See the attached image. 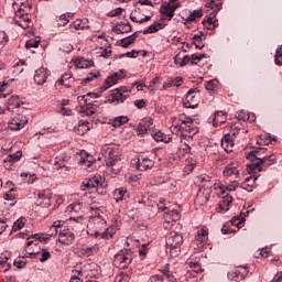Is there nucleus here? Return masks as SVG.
<instances>
[{
  "label": "nucleus",
  "instance_id": "nucleus-1",
  "mask_svg": "<svg viewBox=\"0 0 282 282\" xmlns=\"http://www.w3.org/2000/svg\"><path fill=\"white\" fill-rule=\"evenodd\" d=\"M172 133H177L181 137V141L184 142L186 153H191V142L193 138L199 133V128L195 126L193 118L191 117H183L178 119L177 123L172 126Z\"/></svg>",
  "mask_w": 282,
  "mask_h": 282
},
{
  "label": "nucleus",
  "instance_id": "nucleus-2",
  "mask_svg": "<svg viewBox=\"0 0 282 282\" xmlns=\"http://www.w3.org/2000/svg\"><path fill=\"white\" fill-rule=\"evenodd\" d=\"M13 10H15V23L22 30H28L32 23V19H30V15H28V12L32 10V6H30V2L28 0H15L13 2Z\"/></svg>",
  "mask_w": 282,
  "mask_h": 282
},
{
  "label": "nucleus",
  "instance_id": "nucleus-3",
  "mask_svg": "<svg viewBox=\"0 0 282 282\" xmlns=\"http://www.w3.org/2000/svg\"><path fill=\"white\" fill-rule=\"evenodd\" d=\"M102 153H106V166L112 171L115 175H118L122 170V162L120 160V150L118 147H104Z\"/></svg>",
  "mask_w": 282,
  "mask_h": 282
},
{
  "label": "nucleus",
  "instance_id": "nucleus-4",
  "mask_svg": "<svg viewBox=\"0 0 282 282\" xmlns=\"http://www.w3.org/2000/svg\"><path fill=\"white\" fill-rule=\"evenodd\" d=\"M258 160L259 162L247 164L248 173H261V171H264V169H268V166H272V164H275L276 162L274 154L265 155L262 158L258 156Z\"/></svg>",
  "mask_w": 282,
  "mask_h": 282
},
{
  "label": "nucleus",
  "instance_id": "nucleus-5",
  "mask_svg": "<svg viewBox=\"0 0 282 282\" xmlns=\"http://www.w3.org/2000/svg\"><path fill=\"white\" fill-rule=\"evenodd\" d=\"M131 96V90L127 86H121L112 90L111 95L108 97V102H116V105H121Z\"/></svg>",
  "mask_w": 282,
  "mask_h": 282
},
{
  "label": "nucleus",
  "instance_id": "nucleus-6",
  "mask_svg": "<svg viewBox=\"0 0 282 282\" xmlns=\"http://www.w3.org/2000/svg\"><path fill=\"white\" fill-rule=\"evenodd\" d=\"M180 8V2L164 3L160 7L162 21H171L175 17V10Z\"/></svg>",
  "mask_w": 282,
  "mask_h": 282
},
{
  "label": "nucleus",
  "instance_id": "nucleus-7",
  "mask_svg": "<svg viewBox=\"0 0 282 282\" xmlns=\"http://www.w3.org/2000/svg\"><path fill=\"white\" fill-rule=\"evenodd\" d=\"M183 105L184 107H186V109H195V107L199 105V90L189 89L185 96Z\"/></svg>",
  "mask_w": 282,
  "mask_h": 282
},
{
  "label": "nucleus",
  "instance_id": "nucleus-8",
  "mask_svg": "<svg viewBox=\"0 0 282 282\" xmlns=\"http://www.w3.org/2000/svg\"><path fill=\"white\" fill-rule=\"evenodd\" d=\"M165 243L170 250H175L180 248L182 243H184V237L177 231H171L166 238Z\"/></svg>",
  "mask_w": 282,
  "mask_h": 282
},
{
  "label": "nucleus",
  "instance_id": "nucleus-9",
  "mask_svg": "<svg viewBox=\"0 0 282 282\" xmlns=\"http://www.w3.org/2000/svg\"><path fill=\"white\" fill-rule=\"evenodd\" d=\"M36 205L43 208H50L52 206V189H44L39 192Z\"/></svg>",
  "mask_w": 282,
  "mask_h": 282
},
{
  "label": "nucleus",
  "instance_id": "nucleus-10",
  "mask_svg": "<svg viewBox=\"0 0 282 282\" xmlns=\"http://www.w3.org/2000/svg\"><path fill=\"white\" fill-rule=\"evenodd\" d=\"M208 241V231L206 229H200L197 231L196 237L193 241L194 250H202Z\"/></svg>",
  "mask_w": 282,
  "mask_h": 282
},
{
  "label": "nucleus",
  "instance_id": "nucleus-11",
  "mask_svg": "<svg viewBox=\"0 0 282 282\" xmlns=\"http://www.w3.org/2000/svg\"><path fill=\"white\" fill-rule=\"evenodd\" d=\"M127 75H124V70L122 69L109 75L105 80V85L101 87L102 91H106L109 87H113V85H117L118 80H122Z\"/></svg>",
  "mask_w": 282,
  "mask_h": 282
},
{
  "label": "nucleus",
  "instance_id": "nucleus-12",
  "mask_svg": "<svg viewBox=\"0 0 282 282\" xmlns=\"http://www.w3.org/2000/svg\"><path fill=\"white\" fill-rule=\"evenodd\" d=\"M214 188H215V191H217L218 195H226V191L228 193H232V192L237 191V188H239V182L234 181V182L229 183L228 185H226L224 183H215Z\"/></svg>",
  "mask_w": 282,
  "mask_h": 282
},
{
  "label": "nucleus",
  "instance_id": "nucleus-13",
  "mask_svg": "<svg viewBox=\"0 0 282 282\" xmlns=\"http://www.w3.org/2000/svg\"><path fill=\"white\" fill-rule=\"evenodd\" d=\"M25 124H28V118L23 115H17L10 120L9 129H11V131H19L23 129Z\"/></svg>",
  "mask_w": 282,
  "mask_h": 282
},
{
  "label": "nucleus",
  "instance_id": "nucleus-14",
  "mask_svg": "<svg viewBox=\"0 0 282 282\" xmlns=\"http://www.w3.org/2000/svg\"><path fill=\"white\" fill-rule=\"evenodd\" d=\"M77 102L82 107V113H86L87 116H94V113H96V109L94 108V105L87 104L89 102V98H87V96H78Z\"/></svg>",
  "mask_w": 282,
  "mask_h": 282
},
{
  "label": "nucleus",
  "instance_id": "nucleus-15",
  "mask_svg": "<svg viewBox=\"0 0 282 282\" xmlns=\"http://www.w3.org/2000/svg\"><path fill=\"white\" fill-rule=\"evenodd\" d=\"M129 263H131V258L123 250L115 256L113 264L116 268L124 269L129 267Z\"/></svg>",
  "mask_w": 282,
  "mask_h": 282
},
{
  "label": "nucleus",
  "instance_id": "nucleus-16",
  "mask_svg": "<svg viewBox=\"0 0 282 282\" xmlns=\"http://www.w3.org/2000/svg\"><path fill=\"white\" fill-rule=\"evenodd\" d=\"M224 177H239V163L237 161L229 162L224 171H223Z\"/></svg>",
  "mask_w": 282,
  "mask_h": 282
},
{
  "label": "nucleus",
  "instance_id": "nucleus-17",
  "mask_svg": "<svg viewBox=\"0 0 282 282\" xmlns=\"http://www.w3.org/2000/svg\"><path fill=\"white\" fill-rule=\"evenodd\" d=\"M248 268L246 267H237L234 271L228 273L229 279H231V281H243V279H246V276H248Z\"/></svg>",
  "mask_w": 282,
  "mask_h": 282
},
{
  "label": "nucleus",
  "instance_id": "nucleus-18",
  "mask_svg": "<svg viewBox=\"0 0 282 282\" xmlns=\"http://www.w3.org/2000/svg\"><path fill=\"white\" fill-rule=\"evenodd\" d=\"M75 239H76V236H74V231L69 229L59 230V236H58L59 243H63L64 246H72Z\"/></svg>",
  "mask_w": 282,
  "mask_h": 282
},
{
  "label": "nucleus",
  "instance_id": "nucleus-19",
  "mask_svg": "<svg viewBox=\"0 0 282 282\" xmlns=\"http://www.w3.org/2000/svg\"><path fill=\"white\" fill-rule=\"evenodd\" d=\"M208 199H210V189L200 188L194 200L195 206H206V204H208Z\"/></svg>",
  "mask_w": 282,
  "mask_h": 282
},
{
  "label": "nucleus",
  "instance_id": "nucleus-20",
  "mask_svg": "<svg viewBox=\"0 0 282 282\" xmlns=\"http://www.w3.org/2000/svg\"><path fill=\"white\" fill-rule=\"evenodd\" d=\"M135 169L138 171H149V169H153V165L155 164L153 160L147 158V156H140L135 161Z\"/></svg>",
  "mask_w": 282,
  "mask_h": 282
},
{
  "label": "nucleus",
  "instance_id": "nucleus-21",
  "mask_svg": "<svg viewBox=\"0 0 282 282\" xmlns=\"http://www.w3.org/2000/svg\"><path fill=\"white\" fill-rule=\"evenodd\" d=\"M48 77H50L48 69L45 67H40L39 69L35 70L34 83H36V85H45V83H47Z\"/></svg>",
  "mask_w": 282,
  "mask_h": 282
},
{
  "label": "nucleus",
  "instance_id": "nucleus-22",
  "mask_svg": "<svg viewBox=\"0 0 282 282\" xmlns=\"http://www.w3.org/2000/svg\"><path fill=\"white\" fill-rule=\"evenodd\" d=\"M263 153H265V149L263 148H257L250 151L247 155V160H249V164H254L259 162V158H265Z\"/></svg>",
  "mask_w": 282,
  "mask_h": 282
},
{
  "label": "nucleus",
  "instance_id": "nucleus-23",
  "mask_svg": "<svg viewBox=\"0 0 282 282\" xmlns=\"http://www.w3.org/2000/svg\"><path fill=\"white\" fill-rule=\"evenodd\" d=\"M230 204H232V196L226 195L224 196L219 204L218 207H216L217 213H228L230 210Z\"/></svg>",
  "mask_w": 282,
  "mask_h": 282
},
{
  "label": "nucleus",
  "instance_id": "nucleus-24",
  "mask_svg": "<svg viewBox=\"0 0 282 282\" xmlns=\"http://www.w3.org/2000/svg\"><path fill=\"white\" fill-rule=\"evenodd\" d=\"M202 23L206 30H215V28H219V20H217L215 13H210L209 17H206Z\"/></svg>",
  "mask_w": 282,
  "mask_h": 282
},
{
  "label": "nucleus",
  "instance_id": "nucleus-25",
  "mask_svg": "<svg viewBox=\"0 0 282 282\" xmlns=\"http://www.w3.org/2000/svg\"><path fill=\"white\" fill-rule=\"evenodd\" d=\"M164 218L166 219V221H177V219H180V207L175 206H169L167 210L165 212V216Z\"/></svg>",
  "mask_w": 282,
  "mask_h": 282
},
{
  "label": "nucleus",
  "instance_id": "nucleus-26",
  "mask_svg": "<svg viewBox=\"0 0 282 282\" xmlns=\"http://www.w3.org/2000/svg\"><path fill=\"white\" fill-rule=\"evenodd\" d=\"M73 63L76 69H89V67H94V61L85 59V57H77Z\"/></svg>",
  "mask_w": 282,
  "mask_h": 282
},
{
  "label": "nucleus",
  "instance_id": "nucleus-27",
  "mask_svg": "<svg viewBox=\"0 0 282 282\" xmlns=\"http://www.w3.org/2000/svg\"><path fill=\"white\" fill-rule=\"evenodd\" d=\"M80 166H84L87 171H91V165L94 164V156L87 154L86 151L82 152V158L78 160Z\"/></svg>",
  "mask_w": 282,
  "mask_h": 282
},
{
  "label": "nucleus",
  "instance_id": "nucleus-28",
  "mask_svg": "<svg viewBox=\"0 0 282 282\" xmlns=\"http://www.w3.org/2000/svg\"><path fill=\"white\" fill-rule=\"evenodd\" d=\"M228 120V113L224 111H216L212 116V122L214 127H219V124H224Z\"/></svg>",
  "mask_w": 282,
  "mask_h": 282
},
{
  "label": "nucleus",
  "instance_id": "nucleus-29",
  "mask_svg": "<svg viewBox=\"0 0 282 282\" xmlns=\"http://www.w3.org/2000/svg\"><path fill=\"white\" fill-rule=\"evenodd\" d=\"M133 30V28L131 26V23H129V21L126 22H119L117 23V25L112 29V31L116 34H127L129 32H131Z\"/></svg>",
  "mask_w": 282,
  "mask_h": 282
},
{
  "label": "nucleus",
  "instance_id": "nucleus-30",
  "mask_svg": "<svg viewBox=\"0 0 282 282\" xmlns=\"http://www.w3.org/2000/svg\"><path fill=\"white\" fill-rule=\"evenodd\" d=\"M221 147L227 153H232V148L235 147V139L231 134H225L221 139Z\"/></svg>",
  "mask_w": 282,
  "mask_h": 282
},
{
  "label": "nucleus",
  "instance_id": "nucleus-31",
  "mask_svg": "<svg viewBox=\"0 0 282 282\" xmlns=\"http://www.w3.org/2000/svg\"><path fill=\"white\" fill-rule=\"evenodd\" d=\"M89 129H91V123H89V121L80 120L78 121V124L75 126L74 131L77 135H85Z\"/></svg>",
  "mask_w": 282,
  "mask_h": 282
},
{
  "label": "nucleus",
  "instance_id": "nucleus-32",
  "mask_svg": "<svg viewBox=\"0 0 282 282\" xmlns=\"http://www.w3.org/2000/svg\"><path fill=\"white\" fill-rule=\"evenodd\" d=\"M152 138L155 140V142H164L165 144H169V142L173 141V137L171 134H165L160 130L152 132Z\"/></svg>",
  "mask_w": 282,
  "mask_h": 282
},
{
  "label": "nucleus",
  "instance_id": "nucleus-33",
  "mask_svg": "<svg viewBox=\"0 0 282 282\" xmlns=\"http://www.w3.org/2000/svg\"><path fill=\"white\" fill-rule=\"evenodd\" d=\"M21 105H23V102L19 100V96H14V95L11 96L6 102V107L8 111H14V109H19Z\"/></svg>",
  "mask_w": 282,
  "mask_h": 282
},
{
  "label": "nucleus",
  "instance_id": "nucleus-34",
  "mask_svg": "<svg viewBox=\"0 0 282 282\" xmlns=\"http://www.w3.org/2000/svg\"><path fill=\"white\" fill-rule=\"evenodd\" d=\"M184 79L182 77H170L163 83V89H171V87H181Z\"/></svg>",
  "mask_w": 282,
  "mask_h": 282
},
{
  "label": "nucleus",
  "instance_id": "nucleus-35",
  "mask_svg": "<svg viewBox=\"0 0 282 282\" xmlns=\"http://www.w3.org/2000/svg\"><path fill=\"white\" fill-rule=\"evenodd\" d=\"M72 83H74V77H72V74H64L57 82L55 83V87H61L64 85V87H72Z\"/></svg>",
  "mask_w": 282,
  "mask_h": 282
},
{
  "label": "nucleus",
  "instance_id": "nucleus-36",
  "mask_svg": "<svg viewBox=\"0 0 282 282\" xmlns=\"http://www.w3.org/2000/svg\"><path fill=\"white\" fill-rule=\"evenodd\" d=\"M69 28L74 30H89V20L87 18L75 20L69 24Z\"/></svg>",
  "mask_w": 282,
  "mask_h": 282
},
{
  "label": "nucleus",
  "instance_id": "nucleus-37",
  "mask_svg": "<svg viewBox=\"0 0 282 282\" xmlns=\"http://www.w3.org/2000/svg\"><path fill=\"white\" fill-rule=\"evenodd\" d=\"M135 39H138V33H133L127 37L121 39L117 42L120 47H129V45H133L135 43Z\"/></svg>",
  "mask_w": 282,
  "mask_h": 282
},
{
  "label": "nucleus",
  "instance_id": "nucleus-38",
  "mask_svg": "<svg viewBox=\"0 0 282 282\" xmlns=\"http://www.w3.org/2000/svg\"><path fill=\"white\" fill-rule=\"evenodd\" d=\"M258 180V176H249L245 178V183L241 185V188H245V191H248L251 193L252 188L257 186L256 182Z\"/></svg>",
  "mask_w": 282,
  "mask_h": 282
},
{
  "label": "nucleus",
  "instance_id": "nucleus-39",
  "mask_svg": "<svg viewBox=\"0 0 282 282\" xmlns=\"http://www.w3.org/2000/svg\"><path fill=\"white\" fill-rule=\"evenodd\" d=\"M236 118H238L239 120H242V122H246V121L254 122V120H256L254 115H250V113L246 112L245 110H239L236 113Z\"/></svg>",
  "mask_w": 282,
  "mask_h": 282
},
{
  "label": "nucleus",
  "instance_id": "nucleus-40",
  "mask_svg": "<svg viewBox=\"0 0 282 282\" xmlns=\"http://www.w3.org/2000/svg\"><path fill=\"white\" fill-rule=\"evenodd\" d=\"M67 160H69V156L62 154L55 159L54 166H56V169H65L66 167L67 170H69V167L65 163V162H67Z\"/></svg>",
  "mask_w": 282,
  "mask_h": 282
},
{
  "label": "nucleus",
  "instance_id": "nucleus-41",
  "mask_svg": "<svg viewBox=\"0 0 282 282\" xmlns=\"http://www.w3.org/2000/svg\"><path fill=\"white\" fill-rule=\"evenodd\" d=\"M174 63L175 65H178V67H185V65H188V63H191V57H188V55H184L183 57H181V54H176L174 56Z\"/></svg>",
  "mask_w": 282,
  "mask_h": 282
},
{
  "label": "nucleus",
  "instance_id": "nucleus-42",
  "mask_svg": "<svg viewBox=\"0 0 282 282\" xmlns=\"http://www.w3.org/2000/svg\"><path fill=\"white\" fill-rule=\"evenodd\" d=\"M80 210H83V203L80 202H75L67 207V213L70 215L78 214Z\"/></svg>",
  "mask_w": 282,
  "mask_h": 282
},
{
  "label": "nucleus",
  "instance_id": "nucleus-43",
  "mask_svg": "<svg viewBox=\"0 0 282 282\" xmlns=\"http://www.w3.org/2000/svg\"><path fill=\"white\" fill-rule=\"evenodd\" d=\"M87 181L90 184V188H97L100 184H102V182H105V178L100 175H95Z\"/></svg>",
  "mask_w": 282,
  "mask_h": 282
},
{
  "label": "nucleus",
  "instance_id": "nucleus-44",
  "mask_svg": "<svg viewBox=\"0 0 282 282\" xmlns=\"http://www.w3.org/2000/svg\"><path fill=\"white\" fill-rule=\"evenodd\" d=\"M127 122H129V117L127 116H119L117 118H115V120L112 121V127H122V124H127Z\"/></svg>",
  "mask_w": 282,
  "mask_h": 282
},
{
  "label": "nucleus",
  "instance_id": "nucleus-45",
  "mask_svg": "<svg viewBox=\"0 0 282 282\" xmlns=\"http://www.w3.org/2000/svg\"><path fill=\"white\" fill-rule=\"evenodd\" d=\"M52 257V253H50V250L47 249H42L40 252H37V258L41 261V263H45L47 259Z\"/></svg>",
  "mask_w": 282,
  "mask_h": 282
},
{
  "label": "nucleus",
  "instance_id": "nucleus-46",
  "mask_svg": "<svg viewBox=\"0 0 282 282\" xmlns=\"http://www.w3.org/2000/svg\"><path fill=\"white\" fill-rule=\"evenodd\" d=\"M205 8H210L214 11L213 14H215V12H219L221 10V2L212 0L205 4Z\"/></svg>",
  "mask_w": 282,
  "mask_h": 282
},
{
  "label": "nucleus",
  "instance_id": "nucleus-47",
  "mask_svg": "<svg viewBox=\"0 0 282 282\" xmlns=\"http://www.w3.org/2000/svg\"><path fill=\"white\" fill-rule=\"evenodd\" d=\"M21 155H23V152L18 151L17 153L9 154L6 159L4 162H19L21 160Z\"/></svg>",
  "mask_w": 282,
  "mask_h": 282
},
{
  "label": "nucleus",
  "instance_id": "nucleus-48",
  "mask_svg": "<svg viewBox=\"0 0 282 282\" xmlns=\"http://www.w3.org/2000/svg\"><path fill=\"white\" fill-rule=\"evenodd\" d=\"M113 235H116V227L110 226L101 234V239H111Z\"/></svg>",
  "mask_w": 282,
  "mask_h": 282
},
{
  "label": "nucleus",
  "instance_id": "nucleus-49",
  "mask_svg": "<svg viewBox=\"0 0 282 282\" xmlns=\"http://www.w3.org/2000/svg\"><path fill=\"white\" fill-rule=\"evenodd\" d=\"M141 124L145 128V131L148 132L149 135H152L153 131V121L151 119H144L141 121Z\"/></svg>",
  "mask_w": 282,
  "mask_h": 282
},
{
  "label": "nucleus",
  "instance_id": "nucleus-50",
  "mask_svg": "<svg viewBox=\"0 0 282 282\" xmlns=\"http://www.w3.org/2000/svg\"><path fill=\"white\" fill-rule=\"evenodd\" d=\"M200 17H203L202 10H194L189 13L185 21L188 23L191 21H195V19H199Z\"/></svg>",
  "mask_w": 282,
  "mask_h": 282
},
{
  "label": "nucleus",
  "instance_id": "nucleus-51",
  "mask_svg": "<svg viewBox=\"0 0 282 282\" xmlns=\"http://www.w3.org/2000/svg\"><path fill=\"white\" fill-rule=\"evenodd\" d=\"M193 44L195 45L196 50H203L204 43H202L203 39L202 35L195 34L192 39Z\"/></svg>",
  "mask_w": 282,
  "mask_h": 282
},
{
  "label": "nucleus",
  "instance_id": "nucleus-52",
  "mask_svg": "<svg viewBox=\"0 0 282 282\" xmlns=\"http://www.w3.org/2000/svg\"><path fill=\"white\" fill-rule=\"evenodd\" d=\"M217 85H219V82L216 79H212L209 82H206L205 88L207 91H215L217 89Z\"/></svg>",
  "mask_w": 282,
  "mask_h": 282
},
{
  "label": "nucleus",
  "instance_id": "nucleus-53",
  "mask_svg": "<svg viewBox=\"0 0 282 282\" xmlns=\"http://www.w3.org/2000/svg\"><path fill=\"white\" fill-rule=\"evenodd\" d=\"M63 226V221L62 220H56L53 223V226L51 227V237H54V235H58V228H61Z\"/></svg>",
  "mask_w": 282,
  "mask_h": 282
},
{
  "label": "nucleus",
  "instance_id": "nucleus-54",
  "mask_svg": "<svg viewBox=\"0 0 282 282\" xmlns=\"http://www.w3.org/2000/svg\"><path fill=\"white\" fill-rule=\"evenodd\" d=\"M23 226H25V218L21 217L14 221L12 230H14V232H17V230H21V228H23Z\"/></svg>",
  "mask_w": 282,
  "mask_h": 282
},
{
  "label": "nucleus",
  "instance_id": "nucleus-55",
  "mask_svg": "<svg viewBox=\"0 0 282 282\" xmlns=\"http://www.w3.org/2000/svg\"><path fill=\"white\" fill-rule=\"evenodd\" d=\"M274 63L275 65H282V46H279L275 51Z\"/></svg>",
  "mask_w": 282,
  "mask_h": 282
},
{
  "label": "nucleus",
  "instance_id": "nucleus-56",
  "mask_svg": "<svg viewBox=\"0 0 282 282\" xmlns=\"http://www.w3.org/2000/svg\"><path fill=\"white\" fill-rule=\"evenodd\" d=\"M126 193H127V192H126L124 189H116V191L113 192V197H115L116 202H117V203H118V202H122V199H123Z\"/></svg>",
  "mask_w": 282,
  "mask_h": 282
},
{
  "label": "nucleus",
  "instance_id": "nucleus-57",
  "mask_svg": "<svg viewBox=\"0 0 282 282\" xmlns=\"http://www.w3.org/2000/svg\"><path fill=\"white\" fill-rule=\"evenodd\" d=\"M131 281V276L129 273H121L116 276L115 282H129Z\"/></svg>",
  "mask_w": 282,
  "mask_h": 282
},
{
  "label": "nucleus",
  "instance_id": "nucleus-58",
  "mask_svg": "<svg viewBox=\"0 0 282 282\" xmlns=\"http://www.w3.org/2000/svg\"><path fill=\"white\" fill-rule=\"evenodd\" d=\"M6 202H10L9 206H14L17 204V195L7 193L4 195Z\"/></svg>",
  "mask_w": 282,
  "mask_h": 282
},
{
  "label": "nucleus",
  "instance_id": "nucleus-59",
  "mask_svg": "<svg viewBox=\"0 0 282 282\" xmlns=\"http://www.w3.org/2000/svg\"><path fill=\"white\" fill-rule=\"evenodd\" d=\"M25 177L24 182L26 184H34V182H36V174H29V173H24L22 174V177Z\"/></svg>",
  "mask_w": 282,
  "mask_h": 282
},
{
  "label": "nucleus",
  "instance_id": "nucleus-60",
  "mask_svg": "<svg viewBox=\"0 0 282 282\" xmlns=\"http://www.w3.org/2000/svg\"><path fill=\"white\" fill-rule=\"evenodd\" d=\"M98 195H107V182L104 181L100 185L96 188Z\"/></svg>",
  "mask_w": 282,
  "mask_h": 282
},
{
  "label": "nucleus",
  "instance_id": "nucleus-61",
  "mask_svg": "<svg viewBox=\"0 0 282 282\" xmlns=\"http://www.w3.org/2000/svg\"><path fill=\"white\" fill-rule=\"evenodd\" d=\"M155 32H159V28L155 22L151 24L148 29L143 30V34H155Z\"/></svg>",
  "mask_w": 282,
  "mask_h": 282
},
{
  "label": "nucleus",
  "instance_id": "nucleus-62",
  "mask_svg": "<svg viewBox=\"0 0 282 282\" xmlns=\"http://www.w3.org/2000/svg\"><path fill=\"white\" fill-rule=\"evenodd\" d=\"M40 43L41 41H37V40H29L25 43V47L26 50H31V47H39Z\"/></svg>",
  "mask_w": 282,
  "mask_h": 282
},
{
  "label": "nucleus",
  "instance_id": "nucleus-63",
  "mask_svg": "<svg viewBox=\"0 0 282 282\" xmlns=\"http://www.w3.org/2000/svg\"><path fill=\"white\" fill-rule=\"evenodd\" d=\"M8 34L6 32H0V47L3 50L6 47V43H8Z\"/></svg>",
  "mask_w": 282,
  "mask_h": 282
},
{
  "label": "nucleus",
  "instance_id": "nucleus-64",
  "mask_svg": "<svg viewBox=\"0 0 282 282\" xmlns=\"http://www.w3.org/2000/svg\"><path fill=\"white\" fill-rule=\"evenodd\" d=\"M138 135H149L147 128L140 122L137 128Z\"/></svg>",
  "mask_w": 282,
  "mask_h": 282
}]
</instances>
